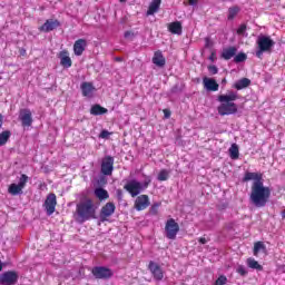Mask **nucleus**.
<instances>
[{
	"label": "nucleus",
	"instance_id": "1a4fd4ad",
	"mask_svg": "<svg viewBox=\"0 0 285 285\" xmlns=\"http://www.w3.org/2000/svg\"><path fill=\"white\" fill-rule=\"evenodd\" d=\"M112 170H115V158L112 156H106L102 158L100 171L108 177L112 175Z\"/></svg>",
	"mask_w": 285,
	"mask_h": 285
},
{
	"label": "nucleus",
	"instance_id": "6e6d98bb",
	"mask_svg": "<svg viewBox=\"0 0 285 285\" xmlns=\"http://www.w3.org/2000/svg\"><path fill=\"white\" fill-rule=\"evenodd\" d=\"M120 1V3H126V1H128V0H119Z\"/></svg>",
	"mask_w": 285,
	"mask_h": 285
},
{
	"label": "nucleus",
	"instance_id": "09e8293b",
	"mask_svg": "<svg viewBox=\"0 0 285 285\" xmlns=\"http://www.w3.org/2000/svg\"><path fill=\"white\" fill-rule=\"evenodd\" d=\"M197 1L199 0H189V6H197Z\"/></svg>",
	"mask_w": 285,
	"mask_h": 285
},
{
	"label": "nucleus",
	"instance_id": "6ab92c4d",
	"mask_svg": "<svg viewBox=\"0 0 285 285\" xmlns=\"http://www.w3.org/2000/svg\"><path fill=\"white\" fill-rule=\"evenodd\" d=\"M153 63L158 68H164L166 66V58H164V53L160 50L154 53Z\"/></svg>",
	"mask_w": 285,
	"mask_h": 285
},
{
	"label": "nucleus",
	"instance_id": "5701e85b",
	"mask_svg": "<svg viewBox=\"0 0 285 285\" xmlns=\"http://www.w3.org/2000/svg\"><path fill=\"white\" fill-rule=\"evenodd\" d=\"M90 115H94V117H98L101 115H108V110L105 107H101V105H94L90 108Z\"/></svg>",
	"mask_w": 285,
	"mask_h": 285
},
{
	"label": "nucleus",
	"instance_id": "4c0bfd02",
	"mask_svg": "<svg viewBox=\"0 0 285 285\" xmlns=\"http://www.w3.org/2000/svg\"><path fill=\"white\" fill-rule=\"evenodd\" d=\"M226 282H228V278H227L226 276L222 275V276H219V277L216 279V282H215L214 285H225Z\"/></svg>",
	"mask_w": 285,
	"mask_h": 285
},
{
	"label": "nucleus",
	"instance_id": "0eeeda50",
	"mask_svg": "<svg viewBox=\"0 0 285 285\" xmlns=\"http://www.w3.org/2000/svg\"><path fill=\"white\" fill-rule=\"evenodd\" d=\"M17 282H19V273L14 271L0 274V285H17Z\"/></svg>",
	"mask_w": 285,
	"mask_h": 285
},
{
	"label": "nucleus",
	"instance_id": "c03bdc74",
	"mask_svg": "<svg viewBox=\"0 0 285 285\" xmlns=\"http://www.w3.org/2000/svg\"><path fill=\"white\" fill-rule=\"evenodd\" d=\"M135 33H132V31H126L124 37L125 39H129V37H134Z\"/></svg>",
	"mask_w": 285,
	"mask_h": 285
},
{
	"label": "nucleus",
	"instance_id": "e433bc0d",
	"mask_svg": "<svg viewBox=\"0 0 285 285\" xmlns=\"http://www.w3.org/2000/svg\"><path fill=\"white\" fill-rule=\"evenodd\" d=\"M26 184H28V175L22 174L21 177H20V179H19L18 185H19L22 189H24V188H26Z\"/></svg>",
	"mask_w": 285,
	"mask_h": 285
},
{
	"label": "nucleus",
	"instance_id": "3c124183",
	"mask_svg": "<svg viewBox=\"0 0 285 285\" xmlns=\"http://www.w3.org/2000/svg\"><path fill=\"white\" fill-rule=\"evenodd\" d=\"M3 126V115L0 114V128Z\"/></svg>",
	"mask_w": 285,
	"mask_h": 285
},
{
	"label": "nucleus",
	"instance_id": "c756f323",
	"mask_svg": "<svg viewBox=\"0 0 285 285\" xmlns=\"http://www.w3.org/2000/svg\"><path fill=\"white\" fill-rule=\"evenodd\" d=\"M240 10L242 9L239 7H237V6L230 7L228 9V16H227L228 21H233V19H235L236 16L239 14Z\"/></svg>",
	"mask_w": 285,
	"mask_h": 285
},
{
	"label": "nucleus",
	"instance_id": "7c9ffc66",
	"mask_svg": "<svg viewBox=\"0 0 285 285\" xmlns=\"http://www.w3.org/2000/svg\"><path fill=\"white\" fill-rule=\"evenodd\" d=\"M229 157H230V159H239V146H237V144H233L230 146Z\"/></svg>",
	"mask_w": 285,
	"mask_h": 285
},
{
	"label": "nucleus",
	"instance_id": "423d86ee",
	"mask_svg": "<svg viewBox=\"0 0 285 285\" xmlns=\"http://www.w3.org/2000/svg\"><path fill=\"white\" fill-rule=\"evenodd\" d=\"M165 233L167 239H177V233H179V224H177L174 218L168 219L165 225Z\"/></svg>",
	"mask_w": 285,
	"mask_h": 285
},
{
	"label": "nucleus",
	"instance_id": "20e7f679",
	"mask_svg": "<svg viewBox=\"0 0 285 285\" xmlns=\"http://www.w3.org/2000/svg\"><path fill=\"white\" fill-rule=\"evenodd\" d=\"M150 181H153V179H150V176L146 177L144 184L132 179L128 181L124 186V188L125 190H127V193H129V195H131V197H137V195H140L141 191L146 190V188L150 186Z\"/></svg>",
	"mask_w": 285,
	"mask_h": 285
},
{
	"label": "nucleus",
	"instance_id": "f3484780",
	"mask_svg": "<svg viewBox=\"0 0 285 285\" xmlns=\"http://www.w3.org/2000/svg\"><path fill=\"white\" fill-rule=\"evenodd\" d=\"M86 46H88V42L86 39H78L73 43V52L76 57H81L83 55V51L86 50Z\"/></svg>",
	"mask_w": 285,
	"mask_h": 285
},
{
	"label": "nucleus",
	"instance_id": "37998d69",
	"mask_svg": "<svg viewBox=\"0 0 285 285\" xmlns=\"http://www.w3.org/2000/svg\"><path fill=\"white\" fill-rule=\"evenodd\" d=\"M237 35H246V24H240L237 29Z\"/></svg>",
	"mask_w": 285,
	"mask_h": 285
},
{
	"label": "nucleus",
	"instance_id": "c85d7f7f",
	"mask_svg": "<svg viewBox=\"0 0 285 285\" xmlns=\"http://www.w3.org/2000/svg\"><path fill=\"white\" fill-rule=\"evenodd\" d=\"M247 266L254 271H264V267L255 258H247Z\"/></svg>",
	"mask_w": 285,
	"mask_h": 285
},
{
	"label": "nucleus",
	"instance_id": "f257e3e1",
	"mask_svg": "<svg viewBox=\"0 0 285 285\" xmlns=\"http://www.w3.org/2000/svg\"><path fill=\"white\" fill-rule=\"evenodd\" d=\"M271 199V188L264 186V181H254L252 185V191L249 195V202L256 208H264Z\"/></svg>",
	"mask_w": 285,
	"mask_h": 285
},
{
	"label": "nucleus",
	"instance_id": "58836bf2",
	"mask_svg": "<svg viewBox=\"0 0 285 285\" xmlns=\"http://www.w3.org/2000/svg\"><path fill=\"white\" fill-rule=\"evenodd\" d=\"M159 206H161V203H156L151 206L150 208V213L151 215H157L158 210H159Z\"/></svg>",
	"mask_w": 285,
	"mask_h": 285
},
{
	"label": "nucleus",
	"instance_id": "7ed1b4c3",
	"mask_svg": "<svg viewBox=\"0 0 285 285\" xmlns=\"http://www.w3.org/2000/svg\"><path fill=\"white\" fill-rule=\"evenodd\" d=\"M76 213L79 217L80 224H83V222H89V219H97V207L90 198L79 203L76 207Z\"/></svg>",
	"mask_w": 285,
	"mask_h": 285
},
{
	"label": "nucleus",
	"instance_id": "9b49d317",
	"mask_svg": "<svg viewBox=\"0 0 285 285\" xmlns=\"http://www.w3.org/2000/svg\"><path fill=\"white\" fill-rule=\"evenodd\" d=\"M43 208L48 216L52 215L57 208V195L49 194L43 203Z\"/></svg>",
	"mask_w": 285,
	"mask_h": 285
},
{
	"label": "nucleus",
	"instance_id": "4d7b16f0",
	"mask_svg": "<svg viewBox=\"0 0 285 285\" xmlns=\"http://www.w3.org/2000/svg\"><path fill=\"white\" fill-rule=\"evenodd\" d=\"M222 83H226V78H224V79L222 80Z\"/></svg>",
	"mask_w": 285,
	"mask_h": 285
},
{
	"label": "nucleus",
	"instance_id": "39448f33",
	"mask_svg": "<svg viewBox=\"0 0 285 285\" xmlns=\"http://www.w3.org/2000/svg\"><path fill=\"white\" fill-rule=\"evenodd\" d=\"M256 43H257L256 57L258 59H262V55H264V52H271V50H273V48L275 47V42L268 36H259L257 38Z\"/></svg>",
	"mask_w": 285,
	"mask_h": 285
},
{
	"label": "nucleus",
	"instance_id": "cd10ccee",
	"mask_svg": "<svg viewBox=\"0 0 285 285\" xmlns=\"http://www.w3.org/2000/svg\"><path fill=\"white\" fill-rule=\"evenodd\" d=\"M8 193L13 196L21 195V193H23V188L17 184H11L8 188Z\"/></svg>",
	"mask_w": 285,
	"mask_h": 285
},
{
	"label": "nucleus",
	"instance_id": "ea45409f",
	"mask_svg": "<svg viewBox=\"0 0 285 285\" xmlns=\"http://www.w3.org/2000/svg\"><path fill=\"white\" fill-rule=\"evenodd\" d=\"M208 70L212 75H217L219 72V69H217V66L213 65L208 67Z\"/></svg>",
	"mask_w": 285,
	"mask_h": 285
},
{
	"label": "nucleus",
	"instance_id": "473e14b6",
	"mask_svg": "<svg viewBox=\"0 0 285 285\" xmlns=\"http://www.w3.org/2000/svg\"><path fill=\"white\" fill-rule=\"evenodd\" d=\"M170 177V171L168 169H161L157 176L158 181H168Z\"/></svg>",
	"mask_w": 285,
	"mask_h": 285
},
{
	"label": "nucleus",
	"instance_id": "f03ea898",
	"mask_svg": "<svg viewBox=\"0 0 285 285\" xmlns=\"http://www.w3.org/2000/svg\"><path fill=\"white\" fill-rule=\"evenodd\" d=\"M237 99H239V96L235 91H228L226 95H219L217 98V101L220 102L217 107L218 115H220V117L237 115V104L233 102L237 101Z\"/></svg>",
	"mask_w": 285,
	"mask_h": 285
},
{
	"label": "nucleus",
	"instance_id": "9d476101",
	"mask_svg": "<svg viewBox=\"0 0 285 285\" xmlns=\"http://www.w3.org/2000/svg\"><path fill=\"white\" fill-rule=\"evenodd\" d=\"M19 119L21 121L22 128H30L32 126V111L29 108L20 109Z\"/></svg>",
	"mask_w": 285,
	"mask_h": 285
},
{
	"label": "nucleus",
	"instance_id": "f704fd0d",
	"mask_svg": "<svg viewBox=\"0 0 285 285\" xmlns=\"http://www.w3.org/2000/svg\"><path fill=\"white\" fill-rule=\"evenodd\" d=\"M259 250H266V245H264V243H262V242L255 243L254 255L257 256V253H259Z\"/></svg>",
	"mask_w": 285,
	"mask_h": 285
},
{
	"label": "nucleus",
	"instance_id": "a18cd8bd",
	"mask_svg": "<svg viewBox=\"0 0 285 285\" xmlns=\"http://www.w3.org/2000/svg\"><path fill=\"white\" fill-rule=\"evenodd\" d=\"M164 115H165V119H170V110L165 109Z\"/></svg>",
	"mask_w": 285,
	"mask_h": 285
},
{
	"label": "nucleus",
	"instance_id": "bb28decb",
	"mask_svg": "<svg viewBox=\"0 0 285 285\" xmlns=\"http://www.w3.org/2000/svg\"><path fill=\"white\" fill-rule=\"evenodd\" d=\"M95 195L100 202H104L108 199V197H110V195L108 194V190L101 187L95 189Z\"/></svg>",
	"mask_w": 285,
	"mask_h": 285
},
{
	"label": "nucleus",
	"instance_id": "412c9836",
	"mask_svg": "<svg viewBox=\"0 0 285 285\" xmlns=\"http://www.w3.org/2000/svg\"><path fill=\"white\" fill-rule=\"evenodd\" d=\"M80 88L83 97H92V92H95V86H92L91 82H82Z\"/></svg>",
	"mask_w": 285,
	"mask_h": 285
},
{
	"label": "nucleus",
	"instance_id": "2f4dec72",
	"mask_svg": "<svg viewBox=\"0 0 285 285\" xmlns=\"http://www.w3.org/2000/svg\"><path fill=\"white\" fill-rule=\"evenodd\" d=\"M12 132L10 130L2 131L0 134V146H6L8 144V140L10 139Z\"/></svg>",
	"mask_w": 285,
	"mask_h": 285
},
{
	"label": "nucleus",
	"instance_id": "5fc2aeb1",
	"mask_svg": "<svg viewBox=\"0 0 285 285\" xmlns=\"http://www.w3.org/2000/svg\"><path fill=\"white\" fill-rule=\"evenodd\" d=\"M282 218L285 219V210L282 212Z\"/></svg>",
	"mask_w": 285,
	"mask_h": 285
},
{
	"label": "nucleus",
	"instance_id": "ddd939ff",
	"mask_svg": "<svg viewBox=\"0 0 285 285\" xmlns=\"http://www.w3.org/2000/svg\"><path fill=\"white\" fill-rule=\"evenodd\" d=\"M116 209L117 207L114 205V203H107L105 206L101 207L100 220L106 222L108 217H112V215H115Z\"/></svg>",
	"mask_w": 285,
	"mask_h": 285
},
{
	"label": "nucleus",
	"instance_id": "aec40b11",
	"mask_svg": "<svg viewBox=\"0 0 285 285\" xmlns=\"http://www.w3.org/2000/svg\"><path fill=\"white\" fill-rule=\"evenodd\" d=\"M161 7V0H151L149 3L148 10L146 12L147 17H153L156 12H159V8Z\"/></svg>",
	"mask_w": 285,
	"mask_h": 285
},
{
	"label": "nucleus",
	"instance_id": "a211bd4d",
	"mask_svg": "<svg viewBox=\"0 0 285 285\" xmlns=\"http://www.w3.org/2000/svg\"><path fill=\"white\" fill-rule=\"evenodd\" d=\"M203 83L204 88L209 92H217L219 90V83L213 78H204Z\"/></svg>",
	"mask_w": 285,
	"mask_h": 285
},
{
	"label": "nucleus",
	"instance_id": "4be33fe9",
	"mask_svg": "<svg viewBox=\"0 0 285 285\" xmlns=\"http://www.w3.org/2000/svg\"><path fill=\"white\" fill-rule=\"evenodd\" d=\"M237 55L236 47H229L223 50L222 52V59H225V61H229V59H233Z\"/></svg>",
	"mask_w": 285,
	"mask_h": 285
},
{
	"label": "nucleus",
	"instance_id": "2eb2a0df",
	"mask_svg": "<svg viewBox=\"0 0 285 285\" xmlns=\"http://www.w3.org/2000/svg\"><path fill=\"white\" fill-rule=\"evenodd\" d=\"M150 206V199L148 195H140L136 198L135 208L136 210H146Z\"/></svg>",
	"mask_w": 285,
	"mask_h": 285
},
{
	"label": "nucleus",
	"instance_id": "72a5a7b5",
	"mask_svg": "<svg viewBox=\"0 0 285 285\" xmlns=\"http://www.w3.org/2000/svg\"><path fill=\"white\" fill-rule=\"evenodd\" d=\"M248 59V56L245 52H239L234 56V63H244Z\"/></svg>",
	"mask_w": 285,
	"mask_h": 285
},
{
	"label": "nucleus",
	"instance_id": "13d9d810",
	"mask_svg": "<svg viewBox=\"0 0 285 285\" xmlns=\"http://www.w3.org/2000/svg\"><path fill=\"white\" fill-rule=\"evenodd\" d=\"M116 61H121V58H116Z\"/></svg>",
	"mask_w": 285,
	"mask_h": 285
},
{
	"label": "nucleus",
	"instance_id": "393cba45",
	"mask_svg": "<svg viewBox=\"0 0 285 285\" xmlns=\"http://www.w3.org/2000/svg\"><path fill=\"white\" fill-rule=\"evenodd\" d=\"M248 86H250V79L242 78L234 83L233 88L236 90H244V88H248Z\"/></svg>",
	"mask_w": 285,
	"mask_h": 285
},
{
	"label": "nucleus",
	"instance_id": "a878e982",
	"mask_svg": "<svg viewBox=\"0 0 285 285\" xmlns=\"http://www.w3.org/2000/svg\"><path fill=\"white\" fill-rule=\"evenodd\" d=\"M254 181H264L262 180V175L257 174V173H250V171H247L243 178V181H250L253 180Z\"/></svg>",
	"mask_w": 285,
	"mask_h": 285
},
{
	"label": "nucleus",
	"instance_id": "b1692460",
	"mask_svg": "<svg viewBox=\"0 0 285 285\" xmlns=\"http://www.w3.org/2000/svg\"><path fill=\"white\" fill-rule=\"evenodd\" d=\"M168 30L171 32V35H181V22L175 21L168 24Z\"/></svg>",
	"mask_w": 285,
	"mask_h": 285
},
{
	"label": "nucleus",
	"instance_id": "603ef678",
	"mask_svg": "<svg viewBox=\"0 0 285 285\" xmlns=\"http://www.w3.org/2000/svg\"><path fill=\"white\" fill-rule=\"evenodd\" d=\"M3 271V263L0 261V273Z\"/></svg>",
	"mask_w": 285,
	"mask_h": 285
},
{
	"label": "nucleus",
	"instance_id": "f8f14e48",
	"mask_svg": "<svg viewBox=\"0 0 285 285\" xmlns=\"http://www.w3.org/2000/svg\"><path fill=\"white\" fill-rule=\"evenodd\" d=\"M148 268L154 279H156L157 282H161V279H164V269H161V266H159V264L150 261Z\"/></svg>",
	"mask_w": 285,
	"mask_h": 285
},
{
	"label": "nucleus",
	"instance_id": "dca6fc26",
	"mask_svg": "<svg viewBox=\"0 0 285 285\" xmlns=\"http://www.w3.org/2000/svg\"><path fill=\"white\" fill-rule=\"evenodd\" d=\"M59 59H60V65L62 68H71L72 67V59H70V53L68 50H62L59 52Z\"/></svg>",
	"mask_w": 285,
	"mask_h": 285
},
{
	"label": "nucleus",
	"instance_id": "6e6552de",
	"mask_svg": "<svg viewBox=\"0 0 285 285\" xmlns=\"http://www.w3.org/2000/svg\"><path fill=\"white\" fill-rule=\"evenodd\" d=\"M91 273L96 279H110L114 275L112 269L106 266H96L91 269Z\"/></svg>",
	"mask_w": 285,
	"mask_h": 285
},
{
	"label": "nucleus",
	"instance_id": "79ce46f5",
	"mask_svg": "<svg viewBox=\"0 0 285 285\" xmlns=\"http://www.w3.org/2000/svg\"><path fill=\"white\" fill-rule=\"evenodd\" d=\"M116 197H117L118 202H121L124 199V191L121 189H117Z\"/></svg>",
	"mask_w": 285,
	"mask_h": 285
},
{
	"label": "nucleus",
	"instance_id": "8fccbe9b",
	"mask_svg": "<svg viewBox=\"0 0 285 285\" xmlns=\"http://www.w3.org/2000/svg\"><path fill=\"white\" fill-rule=\"evenodd\" d=\"M216 57H215V52H212V55L209 56V61H215Z\"/></svg>",
	"mask_w": 285,
	"mask_h": 285
},
{
	"label": "nucleus",
	"instance_id": "de8ad7c7",
	"mask_svg": "<svg viewBox=\"0 0 285 285\" xmlns=\"http://www.w3.org/2000/svg\"><path fill=\"white\" fill-rule=\"evenodd\" d=\"M207 239L205 237L199 238V244H207Z\"/></svg>",
	"mask_w": 285,
	"mask_h": 285
},
{
	"label": "nucleus",
	"instance_id": "49530a36",
	"mask_svg": "<svg viewBox=\"0 0 285 285\" xmlns=\"http://www.w3.org/2000/svg\"><path fill=\"white\" fill-rule=\"evenodd\" d=\"M19 53L21 55V57H26V49L24 48H21L19 50Z\"/></svg>",
	"mask_w": 285,
	"mask_h": 285
},
{
	"label": "nucleus",
	"instance_id": "a19ab883",
	"mask_svg": "<svg viewBox=\"0 0 285 285\" xmlns=\"http://www.w3.org/2000/svg\"><path fill=\"white\" fill-rule=\"evenodd\" d=\"M100 139H108V137H110V134L108 132V130L104 129L100 135H99Z\"/></svg>",
	"mask_w": 285,
	"mask_h": 285
},
{
	"label": "nucleus",
	"instance_id": "864d4df0",
	"mask_svg": "<svg viewBox=\"0 0 285 285\" xmlns=\"http://www.w3.org/2000/svg\"><path fill=\"white\" fill-rule=\"evenodd\" d=\"M171 92H177V87L171 88Z\"/></svg>",
	"mask_w": 285,
	"mask_h": 285
},
{
	"label": "nucleus",
	"instance_id": "4468645a",
	"mask_svg": "<svg viewBox=\"0 0 285 285\" xmlns=\"http://www.w3.org/2000/svg\"><path fill=\"white\" fill-rule=\"evenodd\" d=\"M61 26L59 20L48 19L46 22L39 27L40 32H52V30H57Z\"/></svg>",
	"mask_w": 285,
	"mask_h": 285
},
{
	"label": "nucleus",
	"instance_id": "c9c22d12",
	"mask_svg": "<svg viewBox=\"0 0 285 285\" xmlns=\"http://www.w3.org/2000/svg\"><path fill=\"white\" fill-rule=\"evenodd\" d=\"M236 273H238V275H240L242 277H246V275H248V271L246 269V267H244V265H238L236 267Z\"/></svg>",
	"mask_w": 285,
	"mask_h": 285
}]
</instances>
